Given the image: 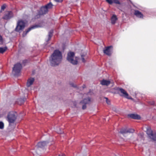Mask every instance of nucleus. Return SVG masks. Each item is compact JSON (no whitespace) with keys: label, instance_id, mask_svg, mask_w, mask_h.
Returning a JSON list of instances; mask_svg holds the SVG:
<instances>
[{"label":"nucleus","instance_id":"0eeeda50","mask_svg":"<svg viewBox=\"0 0 156 156\" xmlns=\"http://www.w3.org/2000/svg\"><path fill=\"white\" fill-rule=\"evenodd\" d=\"M115 90L118 92V93H119L120 92L122 94V95H120L121 96L128 99H132V98L131 97H129L128 94L123 89L117 87L115 88Z\"/></svg>","mask_w":156,"mask_h":156},{"label":"nucleus","instance_id":"dca6fc26","mask_svg":"<svg viewBox=\"0 0 156 156\" xmlns=\"http://www.w3.org/2000/svg\"><path fill=\"white\" fill-rule=\"evenodd\" d=\"M91 98H88L83 99L80 102V103L83 104H87L90 103Z\"/></svg>","mask_w":156,"mask_h":156},{"label":"nucleus","instance_id":"f03ea898","mask_svg":"<svg viewBox=\"0 0 156 156\" xmlns=\"http://www.w3.org/2000/svg\"><path fill=\"white\" fill-rule=\"evenodd\" d=\"M52 7V5L50 2L44 6L41 7L40 10L38 11L37 15L41 16L46 14L48 12V9H51Z\"/></svg>","mask_w":156,"mask_h":156},{"label":"nucleus","instance_id":"1a4fd4ad","mask_svg":"<svg viewBox=\"0 0 156 156\" xmlns=\"http://www.w3.org/2000/svg\"><path fill=\"white\" fill-rule=\"evenodd\" d=\"M13 17V14L11 11H7L5 12L2 18L4 20H8Z\"/></svg>","mask_w":156,"mask_h":156},{"label":"nucleus","instance_id":"9d476101","mask_svg":"<svg viewBox=\"0 0 156 156\" xmlns=\"http://www.w3.org/2000/svg\"><path fill=\"white\" fill-rule=\"evenodd\" d=\"M134 131V130L132 129H122L119 132V133L122 134H126L127 133H133Z\"/></svg>","mask_w":156,"mask_h":156},{"label":"nucleus","instance_id":"7ed1b4c3","mask_svg":"<svg viewBox=\"0 0 156 156\" xmlns=\"http://www.w3.org/2000/svg\"><path fill=\"white\" fill-rule=\"evenodd\" d=\"M74 55L75 53L74 52H70L68 53L67 59L72 64L75 65L77 64L78 61L77 57H76L74 58Z\"/></svg>","mask_w":156,"mask_h":156},{"label":"nucleus","instance_id":"aec40b11","mask_svg":"<svg viewBox=\"0 0 156 156\" xmlns=\"http://www.w3.org/2000/svg\"><path fill=\"white\" fill-rule=\"evenodd\" d=\"M53 30H51L49 31V32L48 33V40L46 41L47 42H48L51 39V37H52L53 35Z\"/></svg>","mask_w":156,"mask_h":156},{"label":"nucleus","instance_id":"393cba45","mask_svg":"<svg viewBox=\"0 0 156 156\" xmlns=\"http://www.w3.org/2000/svg\"><path fill=\"white\" fill-rule=\"evenodd\" d=\"M4 124L2 122H0V129H2L4 128Z\"/></svg>","mask_w":156,"mask_h":156},{"label":"nucleus","instance_id":"cd10ccee","mask_svg":"<svg viewBox=\"0 0 156 156\" xmlns=\"http://www.w3.org/2000/svg\"><path fill=\"white\" fill-rule=\"evenodd\" d=\"M81 56L82 62L84 63L85 62H86V60L84 58V55H81Z\"/></svg>","mask_w":156,"mask_h":156},{"label":"nucleus","instance_id":"c756f323","mask_svg":"<svg viewBox=\"0 0 156 156\" xmlns=\"http://www.w3.org/2000/svg\"><path fill=\"white\" fill-rule=\"evenodd\" d=\"M86 105V104H84V105H83L82 107V108L83 109H85L86 108L87 106Z\"/></svg>","mask_w":156,"mask_h":156},{"label":"nucleus","instance_id":"f8f14e48","mask_svg":"<svg viewBox=\"0 0 156 156\" xmlns=\"http://www.w3.org/2000/svg\"><path fill=\"white\" fill-rule=\"evenodd\" d=\"M48 143V142L44 141L39 142L38 143L37 145V147L38 148H43L47 145Z\"/></svg>","mask_w":156,"mask_h":156},{"label":"nucleus","instance_id":"f3484780","mask_svg":"<svg viewBox=\"0 0 156 156\" xmlns=\"http://www.w3.org/2000/svg\"><path fill=\"white\" fill-rule=\"evenodd\" d=\"M111 82L108 80H105L103 79L101 81V84L102 85H105L108 86L110 83Z\"/></svg>","mask_w":156,"mask_h":156},{"label":"nucleus","instance_id":"412c9836","mask_svg":"<svg viewBox=\"0 0 156 156\" xmlns=\"http://www.w3.org/2000/svg\"><path fill=\"white\" fill-rule=\"evenodd\" d=\"M7 49L6 47H0V53H3Z\"/></svg>","mask_w":156,"mask_h":156},{"label":"nucleus","instance_id":"7c9ffc66","mask_svg":"<svg viewBox=\"0 0 156 156\" xmlns=\"http://www.w3.org/2000/svg\"><path fill=\"white\" fill-rule=\"evenodd\" d=\"M70 85H71L72 86V87H76V85H74V84L73 83H71Z\"/></svg>","mask_w":156,"mask_h":156},{"label":"nucleus","instance_id":"2eb2a0df","mask_svg":"<svg viewBox=\"0 0 156 156\" xmlns=\"http://www.w3.org/2000/svg\"><path fill=\"white\" fill-rule=\"evenodd\" d=\"M146 133L147 134L148 137L151 139L153 135H154V133H153L152 130L150 128H149L147 129Z\"/></svg>","mask_w":156,"mask_h":156},{"label":"nucleus","instance_id":"b1692460","mask_svg":"<svg viewBox=\"0 0 156 156\" xmlns=\"http://www.w3.org/2000/svg\"><path fill=\"white\" fill-rule=\"evenodd\" d=\"M6 7V5L5 4L3 5L1 7V9L0 12H2V11H4Z\"/></svg>","mask_w":156,"mask_h":156},{"label":"nucleus","instance_id":"9b49d317","mask_svg":"<svg viewBox=\"0 0 156 156\" xmlns=\"http://www.w3.org/2000/svg\"><path fill=\"white\" fill-rule=\"evenodd\" d=\"M112 48V46L105 47V48L103 50L104 53L108 56H110L111 54V49Z\"/></svg>","mask_w":156,"mask_h":156},{"label":"nucleus","instance_id":"6e6552de","mask_svg":"<svg viewBox=\"0 0 156 156\" xmlns=\"http://www.w3.org/2000/svg\"><path fill=\"white\" fill-rule=\"evenodd\" d=\"M25 23L22 20H19L17 23V25L15 29V30L17 32H20L25 28Z\"/></svg>","mask_w":156,"mask_h":156},{"label":"nucleus","instance_id":"5701e85b","mask_svg":"<svg viewBox=\"0 0 156 156\" xmlns=\"http://www.w3.org/2000/svg\"><path fill=\"white\" fill-rule=\"evenodd\" d=\"M26 100L25 98H23L22 99L21 98L19 99L18 100V102H21V104H23L25 101Z\"/></svg>","mask_w":156,"mask_h":156},{"label":"nucleus","instance_id":"c85d7f7f","mask_svg":"<svg viewBox=\"0 0 156 156\" xmlns=\"http://www.w3.org/2000/svg\"><path fill=\"white\" fill-rule=\"evenodd\" d=\"M105 98L106 99V102L107 103V104L108 105H109L110 104V101L108 99V98Z\"/></svg>","mask_w":156,"mask_h":156},{"label":"nucleus","instance_id":"4468645a","mask_svg":"<svg viewBox=\"0 0 156 156\" xmlns=\"http://www.w3.org/2000/svg\"><path fill=\"white\" fill-rule=\"evenodd\" d=\"M128 116L129 117L134 119H140V116L136 114H129L128 115Z\"/></svg>","mask_w":156,"mask_h":156},{"label":"nucleus","instance_id":"4be33fe9","mask_svg":"<svg viewBox=\"0 0 156 156\" xmlns=\"http://www.w3.org/2000/svg\"><path fill=\"white\" fill-rule=\"evenodd\" d=\"M152 140H153L155 142H156V133H154L153 135L152 136V137H151V138Z\"/></svg>","mask_w":156,"mask_h":156},{"label":"nucleus","instance_id":"423d86ee","mask_svg":"<svg viewBox=\"0 0 156 156\" xmlns=\"http://www.w3.org/2000/svg\"><path fill=\"white\" fill-rule=\"evenodd\" d=\"M17 118V116L13 112H9L7 116V120L9 122V125L14 123Z\"/></svg>","mask_w":156,"mask_h":156},{"label":"nucleus","instance_id":"ddd939ff","mask_svg":"<svg viewBox=\"0 0 156 156\" xmlns=\"http://www.w3.org/2000/svg\"><path fill=\"white\" fill-rule=\"evenodd\" d=\"M134 14L137 17L141 18L143 19L144 17L143 15L141 13V12L139 11L138 10H135Z\"/></svg>","mask_w":156,"mask_h":156},{"label":"nucleus","instance_id":"20e7f679","mask_svg":"<svg viewBox=\"0 0 156 156\" xmlns=\"http://www.w3.org/2000/svg\"><path fill=\"white\" fill-rule=\"evenodd\" d=\"M45 25V23L43 22H41L37 24H35L32 25L30 27H29L27 29L23 32V37H25L28 33L31 30L37 28L38 27H43Z\"/></svg>","mask_w":156,"mask_h":156},{"label":"nucleus","instance_id":"6ab92c4d","mask_svg":"<svg viewBox=\"0 0 156 156\" xmlns=\"http://www.w3.org/2000/svg\"><path fill=\"white\" fill-rule=\"evenodd\" d=\"M118 19L116 16L115 15H113L111 18V23L112 24H114Z\"/></svg>","mask_w":156,"mask_h":156},{"label":"nucleus","instance_id":"a878e982","mask_svg":"<svg viewBox=\"0 0 156 156\" xmlns=\"http://www.w3.org/2000/svg\"><path fill=\"white\" fill-rule=\"evenodd\" d=\"M113 3L119 5L121 4L120 2L118 0H113Z\"/></svg>","mask_w":156,"mask_h":156},{"label":"nucleus","instance_id":"72a5a7b5","mask_svg":"<svg viewBox=\"0 0 156 156\" xmlns=\"http://www.w3.org/2000/svg\"><path fill=\"white\" fill-rule=\"evenodd\" d=\"M140 136L142 137V138H143V136H142L141 135H140Z\"/></svg>","mask_w":156,"mask_h":156},{"label":"nucleus","instance_id":"f257e3e1","mask_svg":"<svg viewBox=\"0 0 156 156\" xmlns=\"http://www.w3.org/2000/svg\"><path fill=\"white\" fill-rule=\"evenodd\" d=\"M62 59V53L58 50L54 51L49 58L50 65L52 66L58 65L61 62Z\"/></svg>","mask_w":156,"mask_h":156},{"label":"nucleus","instance_id":"a211bd4d","mask_svg":"<svg viewBox=\"0 0 156 156\" xmlns=\"http://www.w3.org/2000/svg\"><path fill=\"white\" fill-rule=\"evenodd\" d=\"M34 80V79L33 78H31L27 80V85L28 87H30L31 85H32Z\"/></svg>","mask_w":156,"mask_h":156},{"label":"nucleus","instance_id":"39448f33","mask_svg":"<svg viewBox=\"0 0 156 156\" xmlns=\"http://www.w3.org/2000/svg\"><path fill=\"white\" fill-rule=\"evenodd\" d=\"M22 68V65L20 63H17L14 65L12 69V73L15 76L19 75Z\"/></svg>","mask_w":156,"mask_h":156},{"label":"nucleus","instance_id":"473e14b6","mask_svg":"<svg viewBox=\"0 0 156 156\" xmlns=\"http://www.w3.org/2000/svg\"><path fill=\"white\" fill-rule=\"evenodd\" d=\"M58 156H64L63 155H62L61 156H60V155H59Z\"/></svg>","mask_w":156,"mask_h":156},{"label":"nucleus","instance_id":"bb28decb","mask_svg":"<svg viewBox=\"0 0 156 156\" xmlns=\"http://www.w3.org/2000/svg\"><path fill=\"white\" fill-rule=\"evenodd\" d=\"M113 0H106V1L110 4H112L113 3Z\"/></svg>","mask_w":156,"mask_h":156},{"label":"nucleus","instance_id":"2f4dec72","mask_svg":"<svg viewBox=\"0 0 156 156\" xmlns=\"http://www.w3.org/2000/svg\"><path fill=\"white\" fill-rule=\"evenodd\" d=\"M55 1L58 2H61L63 0H55Z\"/></svg>","mask_w":156,"mask_h":156}]
</instances>
